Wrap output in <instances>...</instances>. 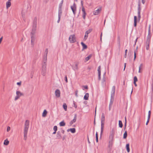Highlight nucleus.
Instances as JSON below:
<instances>
[{
    "instance_id": "31",
    "label": "nucleus",
    "mask_w": 153,
    "mask_h": 153,
    "mask_svg": "<svg viewBox=\"0 0 153 153\" xmlns=\"http://www.w3.org/2000/svg\"><path fill=\"white\" fill-rule=\"evenodd\" d=\"M62 13V8H59V11H58V15L61 16Z\"/></svg>"
},
{
    "instance_id": "13",
    "label": "nucleus",
    "mask_w": 153,
    "mask_h": 153,
    "mask_svg": "<svg viewBox=\"0 0 153 153\" xmlns=\"http://www.w3.org/2000/svg\"><path fill=\"white\" fill-rule=\"evenodd\" d=\"M79 64L78 62H76L75 63V65L74 66H72L73 69L74 71L77 70H78V65Z\"/></svg>"
},
{
    "instance_id": "60",
    "label": "nucleus",
    "mask_w": 153,
    "mask_h": 153,
    "mask_svg": "<svg viewBox=\"0 0 153 153\" xmlns=\"http://www.w3.org/2000/svg\"><path fill=\"white\" fill-rule=\"evenodd\" d=\"M146 1V0H142V3L143 4H144Z\"/></svg>"
},
{
    "instance_id": "59",
    "label": "nucleus",
    "mask_w": 153,
    "mask_h": 153,
    "mask_svg": "<svg viewBox=\"0 0 153 153\" xmlns=\"http://www.w3.org/2000/svg\"><path fill=\"white\" fill-rule=\"evenodd\" d=\"M81 5L82 7H84L83 6V1H81Z\"/></svg>"
},
{
    "instance_id": "62",
    "label": "nucleus",
    "mask_w": 153,
    "mask_h": 153,
    "mask_svg": "<svg viewBox=\"0 0 153 153\" xmlns=\"http://www.w3.org/2000/svg\"><path fill=\"white\" fill-rule=\"evenodd\" d=\"M150 115H148V118H147V120H150Z\"/></svg>"
},
{
    "instance_id": "46",
    "label": "nucleus",
    "mask_w": 153,
    "mask_h": 153,
    "mask_svg": "<svg viewBox=\"0 0 153 153\" xmlns=\"http://www.w3.org/2000/svg\"><path fill=\"white\" fill-rule=\"evenodd\" d=\"M134 60H135V59L136 58V53L135 51H134Z\"/></svg>"
},
{
    "instance_id": "44",
    "label": "nucleus",
    "mask_w": 153,
    "mask_h": 153,
    "mask_svg": "<svg viewBox=\"0 0 153 153\" xmlns=\"http://www.w3.org/2000/svg\"><path fill=\"white\" fill-rule=\"evenodd\" d=\"M137 81V77L136 76H134V82H136Z\"/></svg>"
},
{
    "instance_id": "55",
    "label": "nucleus",
    "mask_w": 153,
    "mask_h": 153,
    "mask_svg": "<svg viewBox=\"0 0 153 153\" xmlns=\"http://www.w3.org/2000/svg\"><path fill=\"white\" fill-rule=\"evenodd\" d=\"M65 82H68V79H67V77L66 76H65Z\"/></svg>"
},
{
    "instance_id": "26",
    "label": "nucleus",
    "mask_w": 153,
    "mask_h": 153,
    "mask_svg": "<svg viewBox=\"0 0 153 153\" xmlns=\"http://www.w3.org/2000/svg\"><path fill=\"white\" fill-rule=\"evenodd\" d=\"M126 149L127 151L128 152H130V148H129V143L126 144Z\"/></svg>"
},
{
    "instance_id": "64",
    "label": "nucleus",
    "mask_w": 153,
    "mask_h": 153,
    "mask_svg": "<svg viewBox=\"0 0 153 153\" xmlns=\"http://www.w3.org/2000/svg\"><path fill=\"white\" fill-rule=\"evenodd\" d=\"M151 111H149L148 112V115H151Z\"/></svg>"
},
{
    "instance_id": "63",
    "label": "nucleus",
    "mask_w": 153,
    "mask_h": 153,
    "mask_svg": "<svg viewBox=\"0 0 153 153\" xmlns=\"http://www.w3.org/2000/svg\"><path fill=\"white\" fill-rule=\"evenodd\" d=\"M140 11H138V16L140 15Z\"/></svg>"
},
{
    "instance_id": "61",
    "label": "nucleus",
    "mask_w": 153,
    "mask_h": 153,
    "mask_svg": "<svg viewBox=\"0 0 153 153\" xmlns=\"http://www.w3.org/2000/svg\"><path fill=\"white\" fill-rule=\"evenodd\" d=\"M3 37H2L1 38H0V44L1 43Z\"/></svg>"
},
{
    "instance_id": "48",
    "label": "nucleus",
    "mask_w": 153,
    "mask_h": 153,
    "mask_svg": "<svg viewBox=\"0 0 153 153\" xmlns=\"http://www.w3.org/2000/svg\"><path fill=\"white\" fill-rule=\"evenodd\" d=\"M78 91L77 90H76L75 92V96L76 97H77L78 96Z\"/></svg>"
},
{
    "instance_id": "33",
    "label": "nucleus",
    "mask_w": 153,
    "mask_h": 153,
    "mask_svg": "<svg viewBox=\"0 0 153 153\" xmlns=\"http://www.w3.org/2000/svg\"><path fill=\"white\" fill-rule=\"evenodd\" d=\"M63 107L65 111H67V106L66 103H64L63 105Z\"/></svg>"
},
{
    "instance_id": "36",
    "label": "nucleus",
    "mask_w": 153,
    "mask_h": 153,
    "mask_svg": "<svg viewBox=\"0 0 153 153\" xmlns=\"http://www.w3.org/2000/svg\"><path fill=\"white\" fill-rule=\"evenodd\" d=\"M9 141L7 140L6 139L4 140V144L5 145H7L9 144Z\"/></svg>"
},
{
    "instance_id": "11",
    "label": "nucleus",
    "mask_w": 153,
    "mask_h": 153,
    "mask_svg": "<svg viewBox=\"0 0 153 153\" xmlns=\"http://www.w3.org/2000/svg\"><path fill=\"white\" fill-rule=\"evenodd\" d=\"M102 9L101 7H100L97 10L93 11V14L94 15H98L99 13L101 11Z\"/></svg>"
},
{
    "instance_id": "34",
    "label": "nucleus",
    "mask_w": 153,
    "mask_h": 153,
    "mask_svg": "<svg viewBox=\"0 0 153 153\" xmlns=\"http://www.w3.org/2000/svg\"><path fill=\"white\" fill-rule=\"evenodd\" d=\"M127 131H126L124 134H123V138L124 139H126L127 137Z\"/></svg>"
},
{
    "instance_id": "39",
    "label": "nucleus",
    "mask_w": 153,
    "mask_h": 153,
    "mask_svg": "<svg viewBox=\"0 0 153 153\" xmlns=\"http://www.w3.org/2000/svg\"><path fill=\"white\" fill-rule=\"evenodd\" d=\"M63 0H62L60 2V3L59 4V8H62V4H63Z\"/></svg>"
},
{
    "instance_id": "28",
    "label": "nucleus",
    "mask_w": 153,
    "mask_h": 153,
    "mask_svg": "<svg viewBox=\"0 0 153 153\" xmlns=\"http://www.w3.org/2000/svg\"><path fill=\"white\" fill-rule=\"evenodd\" d=\"M92 55L90 54L88 56L86 57L85 59V61L86 62L91 57Z\"/></svg>"
},
{
    "instance_id": "35",
    "label": "nucleus",
    "mask_w": 153,
    "mask_h": 153,
    "mask_svg": "<svg viewBox=\"0 0 153 153\" xmlns=\"http://www.w3.org/2000/svg\"><path fill=\"white\" fill-rule=\"evenodd\" d=\"M70 131H71V133H74L76 132L75 128H70Z\"/></svg>"
},
{
    "instance_id": "27",
    "label": "nucleus",
    "mask_w": 153,
    "mask_h": 153,
    "mask_svg": "<svg viewBox=\"0 0 153 153\" xmlns=\"http://www.w3.org/2000/svg\"><path fill=\"white\" fill-rule=\"evenodd\" d=\"M138 11H141V7H140V1H139L138 2Z\"/></svg>"
},
{
    "instance_id": "49",
    "label": "nucleus",
    "mask_w": 153,
    "mask_h": 153,
    "mask_svg": "<svg viewBox=\"0 0 153 153\" xmlns=\"http://www.w3.org/2000/svg\"><path fill=\"white\" fill-rule=\"evenodd\" d=\"M82 11L83 13L86 12L85 11V8H84V7H82Z\"/></svg>"
},
{
    "instance_id": "10",
    "label": "nucleus",
    "mask_w": 153,
    "mask_h": 153,
    "mask_svg": "<svg viewBox=\"0 0 153 153\" xmlns=\"http://www.w3.org/2000/svg\"><path fill=\"white\" fill-rule=\"evenodd\" d=\"M34 35V34H31V45L33 46L34 45V42L36 39L35 36Z\"/></svg>"
},
{
    "instance_id": "57",
    "label": "nucleus",
    "mask_w": 153,
    "mask_h": 153,
    "mask_svg": "<svg viewBox=\"0 0 153 153\" xmlns=\"http://www.w3.org/2000/svg\"><path fill=\"white\" fill-rule=\"evenodd\" d=\"M21 82H18L17 83V84L18 85H21Z\"/></svg>"
},
{
    "instance_id": "12",
    "label": "nucleus",
    "mask_w": 153,
    "mask_h": 153,
    "mask_svg": "<svg viewBox=\"0 0 153 153\" xmlns=\"http://www.w3.org/2000/svg\"><path fill=\"white\" fill-rule=\"evenodd\" d=\"M104 122L101 123V129L100 134V138L101 137L103 132V128L104 127Z\"/></svg>"
},
{
    "instance_id": "14",
    "label": "nucleus",
    "mask_w": 153,
    "mask_h": 153,
    "mask_svg": "<svg viewBox=\"0 0 153 153\" xmlns=\"http://www.w3.org/2000/svg\"><path fill=\"white\" fill-rule=\"evenodd\" d=\"M27 10H25L24 9H23L22 10V15L23 19L25 21V15L26 13Z\"/></svg>"
},
{
    "instance_id": "53",
    "label": "nucleus",
    "mask_w": 153,
    "mask_h": 153,
    "mask_svg": "<svg viewBox=\"0 0 153 153\" xmlns=\"http://www.w3.org/2000/svg\"><path fill=\"white\" fill-rule=\"evenodd\" d=\"M10 129V126H8L7 128V131L8 132Z\"/></svg>"
},
{
    "instance_id": "7",
    "label": "nucleus",
    "mask_w": 153,
    "mask_h": 153,
    "mask_svg": "<svg viewBox=\"0 0 153 153\" xmlns=\"http://www.w3.org/2000/svg\"><path fill=\"white\" fill-rule=\"evenodd\" d=\"M71 8L73 11V14L74 15H75L76 14V6L74 2V3L73 5L71 6Z\"/></svg>"
},
{
    "instance_id": "21",
    "label": "nucleus",
    "mask_w": 153,
    "mask_h": 153,
    "mask_svg": "<svg viewBox=\"0 0 153 153\" xmlns=\"http://www.w3.org/2000/svg\"><path fill=\"white\" fill-rule=\"evenodd\" d=\"M137 17L136 16H134V26L136 27L137 26Z\"/></svg>"
},
{
    "instance_id": "5",
    "label": "nucleus",
    "mask_w": 153,
    "mask_h": 153,
    "mask_svg": "<svg viewBox=\"0 0 153 153\" xmlns=\"http://www.w3.org/2000/svg\"><path fill=\"white\" fill-rule=\"evenodd\" d=\"M69 40L70 43H75L76 42V37L74 34L70 35L69 38Z\"/></svg>"
},
{
    "instance_id": "1",
    "label": "nucleus",
    "mask_w": 153,
    "mask_h": 153,
    "mask_svg": "<svg viewBox=\"0 0 153 153\" xmlns=\"http://www.w3.org/2000/svg\"><path fill=\"white\" fill-rule=\"evenodd\" d=\"M115 91V87L114 86H113L112 88L111 94V96L110 101L109 105V110L110 111L113 104Z\"/></svg>"
},
{
    "instance_id": "17",
    "label": "nucleus",
    "mask_w": 153,
    "mask_h": 153,
    "mask_svg": "<svg viewBox=\"0 0 153 153\" xmlns=\"http://www.w3.org/2000/svg\"><path fill=\"white\" fill-rule=\"evenodd\" d=\"M113 140L109 139L108 147L110 149H111L112 147V146L113 144Z\"/></svg>"
},
{
    "instance_id": "22",
    "label": "nucleus",
    "mask_w": 153,
    "mask_h": 153,
    "mask_svg": "<svg viewBox=\"0 0 153 153\" xmlns=\"http://www.w3.org/2000/svg\"><path fill=\"white\" fill-rule=\"evenodd\" d=\"M81 44L82 46L83 50L86 49L87 48V46L85 44H84L83 42H81Z\"/></svg>"
},
{
    "instance_id": "20",
    "label": "nucleus",
    "mask_w": 153,
    "mask_h": 153,
    "mask_svg": "<svg viewBox=\"0 0 153 153\" xmlns=\"http://www.w3.org/2000/svg\"><path fill=\"white\" fill-rule=\"evenodd\" d=\"M102 84L103 85H105L106 84V78L105 76L103 77L102 81Z\"/></svg>"
},
{
    "instance_id": "25",
    "label": "nucleus",
    "mask_w": 153,
    "mask_h": 153,
    "mask_svg": "<svg viewBox=\"0 0 153 153\" xmlns=\"http://www.w3.org/2000/svg\"><path fill=\"white\" fill-rule=\"evenodd\" d=\"M89 94L86 93L84 97V99L85 100H88V99Z\"/></svg>"
},
{
    "instance_id": "45",
    "label": "nucleus",
    "mask_w": 153,
    "mask_h": 153,
    "mask_svg": "<svg viewBox=\"0 0 153 153\" xmlns=\"http://www.w3.org/2000/svg\"><path fill=\"white\" fill-rule=\"evenodd\" d=\"M73 104H74V106L76 108L77 107V105L76 104V102L74 101H73Z\"/></svg>"
},
{
    "instance_id": "52",
    "label": "nucleus",
    "mask_w": 153,
    "mask_h": 153,
    "mask_svg": "<svg viewBox=\"0 0 153 153\" xmlns=\"http://www.w3.org/2000/svg\"><path fill=\"white\" fill-rule=\"evenodd\" d=\"M60 17H61L60 16H58V21H57V22L58 23H59V21H60Z\"/></svg>"
},
{
    "instance_id": "41",
    "label": "nucleus",
    "mask_w": 153,
    "mask_h": 153,
    "mask_svg": "<svg viewBox=\"0 0 153 153\" xmlns=\"http://www.w3.org/2000/svg\"><path fill=\"white\" fill-rule=\"evenodd\" d=\"M97 71L98 74H101L100 66L98 68Z\"/></svg>"
},
{
    "instance_id": "16",
    "label": "nucleus",
    "mask_w": 153,
    "mask_h": 153,
    "mask_svg": "<svg viewBox=\"0 0 153 153\" xmlns=\"http://www.w3.org/2000/svg\"><path fill=\"white\" fill-rule=\"evenodd\" d=\"M151 34V30H150V26H149V30H148V34L147 36V39H149V40H151V36L150 34Z\"/></svg>"
},
{
    "instance_id": "4",
    "label": "nucleus",
    "mask_w": 153,
    "mask_h": 153,
    "mask_svg": "<svg viewBox=\"0 0 153 153\" xmlns=\"http://www.w3.org/2000/svg\"><path fill=\"white\" fill-rule=\"evenodd\" d=\"M29 122L28 120H26L25 121L24 128V136H27L28 130L29 128Z\"/></svg>"
},
{
    "instance_id": "2",
    "label": "nucleus",
    "mask_w": 153,
    "mask_h": 153,
    "mask_svg": "<svg viewBox=\"0 0 153 153\" xmlns=\"http://www.w3.org/2000/svg\"><path fill=\"white\" fill-rule=\"evenodd\" d=\"M47 61H43L42 64V74L45 76L46 73Z\"/></svg>"
},
{
    "instance_id": "38",
    "label": "nucleus",
    "mask_w": 153,
    "mask_h": 153,
    "mask_svg": "<svg viewBox=\"0 0 153 153\" xmlns=\"http://www.w3.org/2000/svg\"><path fill=\"white\" fill-rule=\"evenodd\" d=\"M150 43V40L149 39H147L145 42V45H149Z\"/></svg>"
},
{
    "instance_id": "47",
    "label": "nucleus",
    "mask_w": 153,
    "mask_h": 153,
    "mask_svg": "<svg viewBox=\"0 0 153 153\" xmlns=\"http://www.w3.org/2000/svg\"><path fill=\"white\" fill-rule=\"evenodd\" d=\"M101 74H98V79L99 80L101 79Z\"/></svg>"
},
{
    "instance_id": "54",
    "label": "nucleus",
    "mask_w": 153,
    "mask_h": 153,
    "mask_svg": "<svg viewBox=\"0 0 153 153\" xmlns=\"http://www.w3.org/2000/svg\"><path fill=\"white\" fill-rule=\"evenodd\" d=\"M125 125H124L125 126L124 129L126 128V117H125Z\"/></svg>"
},
{
    "instance_id": "23",
    "label": "nucleus",
    "mask_w": 153,
    "mask_h": 153,
    "mask_svg": "<svg viewBox=\"0 0 153 153\" xmlns=\"http://www.w3.org/2000/svg\"><path fill=\"white\" fill-rule=\"evenodd\" d=\"M62 137L60 132L59 131H58L57 132V138L58 139H60Z\"/></svg>"
},
{
    "instance_id": "3",
    "label": "nucleus",
    "mask_w": 153,
    "mask_h": 153,
    "mask_svg": "<svg viewBox=\"0 0 153 153\" xmlns=\"http://www.w3.org/2000/svg\"><path fill=\"white\" fill-rule=\"evenodd\" d=\"M37 21L36 18H35L33 20L32 31L31 32L30 34H35V32L36 30Z\"/></svg>"
},
{
    "instance_id": "30",
    "label": "nucleus",
    "mask_w": 153,
    "mask_h": 153,
    "mask_svg": "<svg viewBox=\"0 0 153 153\" xmlns=\"http://www.w3.org/2000/svg\"><path fill=\"white\" fill-rule=\"evenodd\" d=\"M16 95L18 96H19V97H20L22 95H23V94L22 93L20 92L19 91H17L16 92Z\"/></svg>"
},
{
    "instance_id": "9",
    "label": "nucleus",
    "mask_w": 153,
    "mask_h": 153,
    "mask_svg": "<svg viewBox=\"0 0 153 153\" xmlns=\"http://www.w3.org/2000/svg\"><path fill=\"white\" fill-rule=\"evenodd\" d=\"M92 31V30L91 29H90L85 32V35L84 38V40H86L88 36V34L91 33Z\"/></svg>"
},
{
    "instance_id": "50",
    "label": "nucleus",
    "mask_w": 153,
    "mask_h": 153,
    "mask_svg": "<svg viewBox=\"0 0 153 153\" xmlns=\"http://www.w3.org/2000/svg\"><path fill=\"white\" fill-rule=\"evenodd\" d=\"M19 97H19V96H18L17 95V96L15 97V100H17V99H18L19 98Z\"/></svg>"
},
{
    "instance_id": "56",
    "label": "nucleus",
    "mask_w": 153,
    "mask_h": 153,
    "mask_svg": "<svg viewBox=\"0 0 153 153\" xmlns=\"http://www.w3.org/2000/svg\"><path fill=\"white\" fill-rule=\"evenodd\" d=\"M83 87L85 89H88V86L87 85L83 86Z\"/></svg>"
},
{
    "instance_id": "19",
    "label": "nucleus",
    "mask_w": 153,
    "mask_h": 153,
    "mask_svg": "<svg viewBox=\"0 0 153 153\" xmlns=\"http://www.w3.org/2000/svg\"><path fill=\"white\" fill-rule=\"evenodd\" d=\"M11 0H8L7 1L6 3V8L8 9L9 7L11 5Z\"/></svg>"
},
{
    "instance_id": "6",
    "label": "nucleus",
    "mask_w": 153,
    "mask_h": 153,
    "mask_svg": "<svg viewBox=\"0 0 153 153\" xmlns=\"http://www.w3.org/2000/svg\"><path fill=\"white\" fill-rule=\"evenodd\" d=\"M115 133V131L114 128L111 129L110 131V135L109 136V139L113 140V137Z\"/></svg>"
},
{
    "instance_id": "18",
    "label": "nucleus",
    "mask_w": 153,
    "mask_h": 153,
    "mask_svg": "<svg viewBox=\"0 0 153 153\" xmlns=\"http://www.w3.org/2000/svg\"><path fill=\"white\" fill-rule=\"evenodd\" d=\"M55 94L56 96L57 97H59L60 96V92L59 90L56 89L55 92Z\"/></svg>"
},
{
    "instance_id": "37",
    "label": "nucleus",
    "mask_w": 153,
    "mask_h": 153,
    "mask_svg": "<svg viewBox=\"0 0 153 153\" xmlns=\"http://www.w3.org/2000/svg\"><path fill=\"white\" fill-rule=\"evenodd\" d=\"M119 126L120 128H122L123 126L121 120H119Z\"/></svg>"
},
{
    "instance_id": "24",
    "label": "nucleus",
    "mask_w": 153,
    "mask_h": 153,
    "mask_svg": "<svg viewBox=\"0 0 153 153\" xmlns=\"http://www.w3.org/2000/svg\"><path fill=\"white\" fill-rule=\"evenodd\" d=\"M105 122V116L103 113H102V117L101 119V123L104 122Z\"/></svg>"
},
{
    "instance_id": "32",
    "label": "nucleus",
    "mask_w": 153,
    "mask_h": 153,
    "mask_svg": "<svg viewBox=\"0 0 153 153\" xmlns=\"http://www.w3.org/2000/svg\"><path fill=\"white\" fill-rule=\"evenodd\" d=\"M59 124L60 126H64L65 125V123L64 121H62L61 122L59 123Z\"/></svg>"
},
{
    "instance_id": "29",
    "label": "nucleus",
    "mask_w": 153,
    "mask_h": 153,
    "mask_svg": "<svg viewBox=\"0 0 153 153\" xmlns=\"http://www.w3.org/2000/svg\"><path fill=\"white\" fill-rule=\"evenodd\" d=\"M47 111L46 110H45L43 112L42 114V117H45L47 115Z\"/></svg>"
},
{
    "instance_id": "43",
    "label": "nucleus",
    "mask_w": 153,
    "mask_h": 153,
    "mask_svg": "<svg viewBox=\"0 0 153 153\" xmlns=\"http://www.w3.org/2000/svg\"><path fill=\"white\" fill-rule=\"evenodd\" d=\"M53 129L54 131H56L57 130V127L56 126H54Z\"/></svg>"
},
{
    "instance_id": "8",
    "label": "nucleus",
    "mask_w": 153,
    "mask_h": 153,
    "mask_svg": "<svg viewBox=\"0 0 153 153\" xmlns=\"http://www.w3.org/2000/svg\"><path fill=\"white\" fill-rule=\"evenodd\" d=\"M48 52V48H46L44 53V55L43 57V61H47V56Z\"/></svg>"
},
{
    "instance_id": "42",
    "label": "nucleus",
    "mask_w": 153,
    "mask_h": 153,
    "mask_svg": "<svg viewBox=\"0 0 153 153\" xmlns=\"http://www.w3.org/2000/svg\"><path fill=\"white\" fill-rule=\"evenodd\" d=\"M86 12L83 13L82 17L83 18V19H85V16H86Z\"/></svg>"
},
{
    "instance_id": "51",
    "label": "nucleus",
    "mask_w": 153,
    "mask_h": 153,
    "mask_svg": "<svg viewBox=\"0 0 153 153\" xmlns=\"http://www.w3.org/2000/svg\"><path fill=\"white\" fill-rule=\"evenodd\" d=\"M146 49L147 50H148L149 49V45H145Z\"/></svg>"
},
{
    "instance_id": "40",
    "label": "nucleus",
    "mask_w": 153,
    "mask_h": 153,
    "mask_svg": "<svg viewBox=\"0 0 153 153\" xmlns=\"http://www.w3.org/2000/svg\"><path fill=\"white\" fill-rule=\"evenodd\" d=\"M96 141L97 142H98V134L97 132L96 134Z\"/></svg>"
},
{
    "instance_id": "58",
    "label": "nucleus",
    "mask_w": 153,
    "mask_h": 153,
    "mask_svg": "<svg viewBox=\"0 0 153 153\" xmlns=\"http://www.w3.org/2000/svg\"><path fill=\"white\" fill-rule=\"evenodd\" d=\"M138 39V37H137V38L135 40V44H134V46L136 45V43L137 42V41Z\"/></svg>"
},
{
    "instance_id": "15",
    "label": "nucleus",
    "mask_w": 153,
    "mask_h": 153,
    "mask_svg": "<svg viewBox=\"0 0 153 153\" xmlns=\"http://www.w3.org/2000/svg\"><path fill=\"white\" fill-rule=\"evenodd\" d=\"M77 115L76 114H74V118L73 120H72L70 122V124L72 125L74 123L76 122V120Z\"/></svg>"
}]
</instances>
